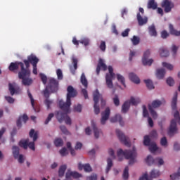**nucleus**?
I'll list each match as a JSON object with an SVG mask.
<instances>
[{
  "instance_id": "4d7b16f0",
  "label": "nucleus",
  "mask_w": 180,
  "mask_h": 180,
  "mask_svg": "<svg viewBox=\"0 0 180 180\" xmlns=\"http://www.w3.org/2000/svg\"><path fill=\"white\" fill-rule=\"evenodd\" d=\"M74 110H75V112H78L79 113H80V112L82 111V105H81V104H78L77 105H75Z\"/></svg>"
},
{
  "instance_id": "774afa93",
  "label": "nucleus",
  "mask_w": 180,
  "mask_h": 180,
  "mask_svg": "<svg viewBox=\"0 0 180 180\" xmlns=\"http://www.w3.org/2000/svg\"><path fill=\"white\" fill-rule=\"evenodd\" d=\"M139 180H150V178L148 177V174H145L143 176L140 177Z\"/></svg>"
},
{
  "instance_id": "aec40b11",
  "label": "nucleus",
  "mask_w": 180,
  "mask_h": 180,
  "mask_svg": "<svg viewBox=\"0 0 180 180\" xmlns=\"http://www.w3.org/2000/svg\"><path fill=\"white\" fill-rule=\"evenodd\" d=\"M91 127L93 128V131L94 133V137L96 139H99V134L102 133V131L101 129H98V127H96V124L94 121H91Z\"/></svg>"
},
{
  "instance_id": "b1692460",
  "label": "nucleus",
  "mask_w": 180,
  "mask_h": 180,
  "mask_svg": "<svg viewBox=\"0 0 180 180\" xmlns=\"http://www.w3.org/2000/svg\"><path fill=\"white\" fill-rule=\"evenodd\" d=\"M156 77L158 79H162L165 77V69H158L156 70Z\"/></svg>"
},
{
  "instance_id": "9b49d317",
  "label": "nucleus",
  "mask_w": 180,
  "mask_h": 180,
  "mask_svg": "<svg viewBox=\"0 0 180 180\" xmlns=\"http://www.w3.org/2000/svg\"><path fill=\"white\" fill-rule=\"evenodd\" d=\"M161 6L164 8L165 13H169V12L172 11L174 5V3L169 1V0H165L162 1Z\"/></svg>"
},
{
  "instance_id": "6ab92c4d",
  "label": "nucleus",
  "mask_w": 180,
  "mask_h": 180,
  "mask_svg": "<svg viewBox=\"0 0 180 180\" xmlns=\"http://www.w3.org/2000/svg\"><path fill=\"white\" fill-rule=\"evenodd\" d=\"M137 20H138L139 26H143V25H146V23H147V22H148V18L147 17H144L143 18V17L141 16L140 13H137Z\"/></svg>"
},
{
  "instance_id": "49530a36",
  "label": "nucleus",
  "mask_w": 180,
  "mask_h": 180,
  "mask_svg": "<svg viewBox=\"0 0 180 180\" xmlns=\"http://www.w3.org/2000/svg\"><path fill=\"white\" fill-rule=\"evenodd\" d=\"M160 146L162 147H167L168 146V141L167 140V137H162L160 139Z\"/></svg>"
},
{
  "instance_id": "0eeeda50",
  "label": "nucleus",
  "mask_w": 180,
  "mask_h": 180,
  "mask_svg": "<svg viewBox=\"0 0 180 180\" xmlns=\"http://www.w3.org/2000/svg\"><path fill=\"white\" fill-rule=\"evenodd\" d=\"M23 63L25 65V70H29L30 68V64L32 65H37V63H39V58H37L35 55L31 54L29 56H27V60H24Z\"/></svg>"
},
{
  "instance_id": "09e8293b",
  "label": "nucleus",
  "mask_w": 180,
  "mask_h": 180,
  "mask_svg": "<svg viewBox=\"0 0 180 180\" xmlns=\"http://www.w3.org/2000/svg\"><path fill=\"white\" fill-rule=\"evenodd\" d=\"M41 80L42 81L44 85H46V84H47V76H46V75L43 74V73H40L39 74Z\"/></svg>"
},
{
  "instance_id": "f8f14e48",
  "label": "nucleus",
  "mask_w": 180,
  "mask_h": 180,
  "mask_svg": "<svg viewBox=\"0 0 180 180\" xmlns=\"http://www.w3.org/2000/svg\"><path fill=\"white\" fill-rule=\"evenodd\" d=\"M150 50H146L144 53H143V57L142 58V63L143 64V65H149L150 66L151 64H153V63L154 62V60L153 59H149L148 60V57H150Z\"/></svg>"
},
{
  "instance_id": "6e6552de",
  "label": "nucleus",
  "mask_w": 180,
  "mask_h": 180,
  "mask_svg": "<svg viewBox=\"0 0 180 180\" xmlns=\"http://www.w3.org/2000/svg\"><path fill=\"white\" fill-rule=\"evenodd\" d=\"M116 134L121 143L124 144V146H126L127 147H130V146L131 145L130 143V140L127 136H124V134H123V132H122V131H120V129H117Z\"/></svg>"
},
{
  "instance_id": "e2e57ef3",
  "label": "nucleus",
  "mask_w": 180,
  "mask_h": 180,
  "mask_svg": "<svg viewBox=\"0 0 180 180\" xmlns=\"http://www.w3.org/2000/svg\"><path fill=\"white\" fill-rule=\"evenodd\" d=\"M167 85H169V86H172V85H174V79H172V77L167 78Z\"/></svg>"
},
{
  "instance_id": "72a5a7b5",
  "label": "nucleus",
  "mask_w": 180,
  "mask_h": 180,
  "mask_svg": "<svg viewBox=\"0 0 180 180\" xmlns=\"http://www.w3.org/2000/svg\"><path fill=\"white\" fill-rule=\"evenodd\" d=\"M149 34L150 36H154L155 37L157 36V30H155V26L152 25L148 27Z\"/></svg>"
},
{
  "instance_id": "69168bd1",
  "label": "nucleus",
  "mask_w": 180,
  "mask_h": 180,
  "mask_svg": "<svg viewBox=\"0 0 180 180\" xmlns=\"http://www.w3.org/2000/svg\"><path fill=\"white\" fill-rule=\"evenodd\" d=\"M169 36V34L166 30H164L161 32V37L162 39H167Z\"/></svg>"
},
{
  "instance_id": "473e14b6",
  "label": "nucleus",
  "mask_w": 180,
  "mask_h": 180,
  "mask_svg": "<svg viewBox=\"0 0 180 180\" xmlns=\"http://www.w3.org/2000/svg\"><path fill=\"white\" fill-rule=\"evenodd\" d=\"M159 53L162 57H168V56H169V51H168V49L165 48H160Z\"/></svg>"
},
{
  "instance_id": "bb28decb",
  "label": "nucleus",
  "mask_w": 180,
  "mask_h": 180,
  "mask_svg": "<svg viewBox=\"0 0 180 180\" xmlns=\"http://www.w3.org/2000/svg\"><path fill=\"white\" fill-rule=\"evenodd\" d=\"M160 175V171L158 170H155V169H153L150 173V176L149 179L150 180H153V178H158V176Z\"/></svg>"
},
{
  "instance_id": "de8ad7c7",
  "label": "nucleus",
  "mask_w": 180,
  "mask_h": 180,
  "mask_svg": "<svg viewBox=\"0 0 180 180\" xmlns=\"http://www.w3.org/2000/svg\"><path fill=\"white\" fill-rule=\"evenodd\" d=\"M99 49L103 53H105V51H106V42H105V41H101V44H100V46H99Z\"/></svg>"
},
{
  "instance_id": "412c9836",
  "label": "nucleus",
  "mask_w": 180,
  "mask_h": 180,
  "mask_svg": "<svg viewBox=\"0 0 180 180\" xmlns=\"http://www.w3.org/2000/svg\"><path fill=\"white\" fill-rule=\"evenodd\" d=\"M178 102V93L175 92L172 101V110H176V103Z\"/></svg>"
},
{
  "instance_id": "37998d69",
  "label": "nucleus",
  "mask_w": 180,
  "mask_h": 180,
  "mask_svg": "<svg viewBox=\"0 0 180 180\" xmlns=\"http://www.w3.org/2000/svg\"><path fill=\"white\" fill-rule=\"evenodd\" d=\"M162 64V67L167 68V70H169V71H172L174 70V65H171L170 63L163 62Z\"/></svg>"
},
{
  "instance_id": "f257e3e1",
  "label": "nucleus",
  "mask_w": 180,
  "mask_h": 180,
  "mask_svg": "<svg viewBox=\"0 0 180 180\" xmlns=\"http://www.w3.org/2000/svg\"><path fill=\"white\" fill-rule=\"evenodd\" d=\"M68 94L66 102L60 100L59 101V107L63 111H58L56 114V118L59 123H63V122H65L66 124H69L70 126L72 122L71 118L68 116V113L71 112L70 110V107L71 106V98H75L77 95V90L72 87V86H68L67 88Z\"/></svg>"
},
{
  "instance_id": "423d86ee",
  "label": "nucleus",
  "mask_w": 180,
  "mask_h": 180,
  "mask_svg": "<svg viewBox=\"0 0 180 180\" xmlns=\"http://www.w3.org/2000/svg\"><path fill=\"white\" fill-rule=\"evenodd\" d=\"M109 73L105 75V84L109 89L113 88V79H115V74L113 72V68L112 66H108Z\"/></svg>"
},
{
  "instance_id": "7c9ffc66",
  "label": "nucleus",
  "mask_w": 180,
  "mask_h": 180,
  "mask_svg": "<svg viewBox=\"0 0 180 180\" xmlns=\"http://www.w3.org/2000/svg\"><path fill=\"white\" fill-rule=\"evenodd\" d=\"M19 147L13 146L12 148L13 151V155L15 160H18L19 158Z\"/></svg>"
},
{
  "instance_id": "4468645a",
  "label": "nucleus",
  "mask_w": 180,
  "mask_h": 180,
  "mask_svg": "<svg viewBox=\"0 0 180 180\" xmlns=\"http://www.w3.org/2000/svg\"><path fill=\"white\" fill-rule=\"evenodd\" d=\"M101 68L103 70V71H106L108 70V66L106 65V64H105L102 58L99 59L98 63L97 65V68H96L97 75H99V73L101 72Z\"/></svg>"
},
{
  "instance_id": "c9c22d12",
  "label": "nucleus",
  "mask_w": 180,
  "mask_h": 180,
  "mask_svg": "<svg viewBox=\"0 0 180 180\" xmlns=\"http://www.w3.org/2000/svg\"><path fill=\"white\" fill-rule=\"evenodd\" d=\"M67 169V165H63L60 167L59 170H58V174L59 176H64V174H65V171Z\"/></svg>"
},
{
  "instance_id": "c85d7f7f",
  "label": "nucleus",
  "mask_w": 180,
  "mask_h": 180,
  "mask_svg": "<svg viewBox=\"0 0 180 180\" xmlns=\"http://www.w3.org/2000/svg\"><path fill=\"white\" fill-rule=\"evenodd\" d=\"M80 82L84 86V88H88V80L85 77V73H82L80 77Z\"/></svg>"
},
{
  "instance_id": "79ce46f5",
  "label": "nucleus",
  "mask_w": 180,
  "mask_h": 180,
  "mask_svg": "<svg viewBox=\"0 0 180 180\" xmlns=\"http://www.w3.org/2000/svg\"><path fill=\"white\" fill-rule=\"evenodd\" d=\"M149 112L153 119H157L158 117V115L157 114V112L154 110V108H152L151 106H149Z\"/></svg>"
},
{
  "instance_id": "4c0bfd02",
  "label": "nucleus",
  "mask_w": 180,
  "mask_h": 180,
  "mask_svg": "<svg viewBox=\"0 0 180 180\" xmlns=\"http://www.w3.org/2000/svg\"><path fill=\"white\" fill-rule=\"evenodd\" d=\"M145 84H146V86L148 89H154V84H153V81L151 79H148L144 80Z\"/></svg>"
},
{
  "instance_id": "a18cd8bd",
  "label": "nucleus",
  "mask_w": 180,
  "mask_h": 180,
  "mask_svg": "<svg viewBox=\"0 0 180 180\" xmlns=\"http://www.w3.org/2000/svg\"><path fill=\"white\" fill-rule=\"evenodd\" d=\"M131 40L134 46H137V44L140 43V38L136 35L133 36V38L131 39Z\"/></svg>"
},
{
  "instance_id": "a878e982",
  "label": "nucleus",
  "mask_w": 180,
  "mask_h": 180,
  "mask_svg": "<svg viewBox=\"0 0 180 180\" xmlns=\"http://www.w3.org/2000/svg\"><path fill=\"white\" fill-rule=\"evenodd\" d=\"M130 109V103L129 101H125L122 106V113H127L129 110Z\"/></svg>"
},
{
  "instance_id": "0e129e2a",
  "label": "nucleus",
  "mask_w": 180,
  "mask_h": 180,
  "mask_svg": "<svg viewBox=\"0 0 180 180\" xmlns=\"http://www.w3.org/2000/svg\"><path fill=\"white\" fill-rule=\"evenodd\" d=\"M72 178H81L82 176V174L77 172H72Z\"/></svg>"
},
{
  "instance_id": "5fc2aeb1",
  "label": "nucleus",
  "mask_w": 180,
  "mask_h": 180,
  "mask_svg": "<svg viewBox=\"0 0 180 180\" xmlns=\"http://www.w3.org/2000/svg\"><path fill=\"white\" fill-rule=\"evenodd\" d=\"M56 74H57L58 79H63V71H61V69H58L56 70Z\"/></svg>"
},
{
  "instance_id": "5701e85b",
  "label": "nucleus",
  "mask_w": 180,
  "mask_h": 180,
  "mask_svg": "<svg viewBox=\"0 0 180 180\" xmlns=\"http://www.w3.org/2000/svg\"><path fill=\"white\" fill-rule=\"evenodd\" d=\"M162 105V101L160 100H155L152 102L151 104L148 105V108L150 106L152 109H157V108H160Z\"/></svg>"
},
{
  "instance_id": "c756f323",
  "label": "nucleus",
  "mask_w": 180,
  "mask_h": 180,
  "mask_svg": "<svg viewBox=\"0 0 180 180\" xmlns=\"http://www.w3.org/2000/svg\"><path fill=\"white\" fill-rule=\"evenodd\" d=\"M112 167H113V161L110 159V158H108L107 159V167L105 169V172L107 174H109V171H110Z\"/></svg>"
},
{
  "instance_id": "e433bc0d",
  "label": "nucleus",
  "mask_w": 180,
  "mask_h": 180,
  "mask_svg": "<svg viewBox=\"0 0 180 180\" xmlns=\"http://www.w3.org/2000/svg\"><path fill=\"white\" fill-rule=\"evenodd\" d=\"M129 105H133L134 106H137L140 102V98H134V97H131L130 100L128 101Z\"/></svg>"
},
{
  "instance_id": "39448f33",
  "label": "nucleus",
  "mask_w": 180,
  "mask_h": 180,
  "mask_svg": "<svg viewBox=\"0 0 180 180\" xmlns=\"http://www.w3.org/2000/svg\"><path fill=\"white\" fill-rule=\"evenodd\" d=\"M93 97L94 102V113L95 115H99V113H101V108H99L98 103H99V99H101V103H103V98H102V95L99 93L98 89L94 91Z\"/></svg>"
},
{
  "instance_id": "680f3d73",
  "label": "nucleus",
  "mask_w": 180,
  "mask_h": 180,
  "mask_svg": "<svg viewBox=\"0 0 180 180\" xmlns=\"http://www.w3.org/2000/svg\"><path fill=\"white\" fill-rule=\"evenodd\" d=\"M79 43H81L82 44H84V46H89V39H82L81 41H79Z\"/></svg>"
},
{
  "instance_id": "1a4fd4ad",
  "label": "nucleus",
  "mask_w": 180,
  "mask_h": 180,
  "mask_svg": "<svg viewBox=\"0 0 180 180\" xmlns=\"http://www.w3.org/2000/svg\"><path fill=\"white\" fill-rule=\"evenodd\" d=\"M146 162L148 165L151 166L156 162H158V165H164V160L162 158H153V156L151 155H148L147 158L146 159Z\"/></svg>"
},
{
  "instance_id": "393cba45",
  "label": "nucleus",
  "mask_w": 180,
  "mask_h": 180,
  "mask_svg": "<svg viewBox=\"0 0 180 180\" xmlns=\"http://www.w3.org/2000/svg\"><path fill=\"white\" fill-rule=\"evenodd\" d=\"M158 8V5L155 3V0H149L148 2V9H157Z\"/></svg>"
},
{
  "instance_id": "3c124183",
  "label": "nucleus",
  "mask_w": 180,
  "mask_h": 180,
  "mask_svg": "<svg viewBox=\"0 0 180 180\" xmlns=\"http://www.w3.org/2000/svg\"><path fill=\"white\" fill-rule=\"evenodd\" d=\"M114 105H115L116 106H119V105H120V100L119 99V96L115 95V98H112Z\"/></svg>"
},
{
  "instance_id": "8fccbe9b",
  "label": "nucleus",
  "mask_w": 180,
  "mask_h": 180,
  "mask_svg": "<svg viewBox=\"0 0 180 180\" xmlns=\"http://www.w3.org/2000/svg\"><path fill=\"white\" fill-rule=\"evenodd\" d=\"M61 157H65V155H68V150H67V148H63L60 151H59Z\"/></svg>"
},
{
  "instance_id": "6e6d98bb",
  "label": "nucleus",
  "mask_w": 180,
  "mask_h": 180,
  "mask_svg": "<svg viewBox=\"0 0 180 180\" xmlns=\"http://www.w3.org/2000/svg\"><path fill=\"white\" fill-rule=\"evenodd\" d=\"M60 129L63 134H70V132L68 131V129H67V127H65V126L62 125L60 127Z\"/></svg>"
},
{
  "instance_id": "9d476101",
  "label": "nucleus",
  "mask_w": 180,
  "mask_h": 180,
  "mask_svg": "<svg viewBox=\"0 0 180 180\" xmlns=\"http://www.w3.org/2000/svg\"><path fill=\"white\" fill-rule=\"evenodd\" d=\"M30 137L33 139V142H28V147L30 150L34 151V150H36V148L34 147V141L37 140V132H35L34 129H32L30 131Z\"/></svg>"
},
{
  "instance_id": "bf43d9fd",
  "label": "nucleus",
  "mask_w": 180,
  "mask_h": 180,
  "mask_svg": "<svg viewBox=\"0 0 180 180\" xmlns=\"http://www.w3.org/2000/svg\"><path fill=\"white\" fill-rule=\"evenodd\" d=\"M86 180H98V176L96 174H92L86 177Z\"/></svg>"
},
{
  "instance_id": "a19ab883",
  "label": "nucleus",
  "mask_w": 180,
  "mask_h": 180,
  "mask_svg": "<svg viewBox=\"0 0 180 180\" xmlns=\"http://www.w3.org/2000/svg\"><path fill=\"white\" fill-rule=\"evenodd\" d=\"M143 144L146 146H149L151 144V139H150V136L148 135L144 136Z\"/></svg>"
},
{
  "instance_id": "603ef678",
  "label": "nucleus",
  "mask_w": 180,
  "mask_h": 180,
  "mask_svg": "<svg viewBox=\"0 0 180 180\" xmlns=\"http://www.w3.org/2000/svg\"><path fill=\"white\" fill-rule=\"evenodd\" d=\"M150 136L151 139H158V133H157V130L153 129L150 131Z\"/></svg>"
},
{
  "instance_id": "2f4dec72",
  "label": "nucleus",
  "mask_w": 180,
  "mask_h": 180,
  "mask_svg": "<svg viewBox=\"0 0 180 180\" xmlns=\"http://www.w3.org/2000/svg\"><path fill=\"white\" fill-rule=\"evenodd\" d=\"M20 147H22L24 150H27V147L29 146V139L21 140L19 142Z\"/></svg>"
},
{
  "instance_id": "f03ea898",
  "label": "nucleus",
  "mask_w": 180,
  "mask_h": 180,
  "mask_svg": "<svg viewBox=\"0 0 180 180\" xmlns=\"http://www.w3.org/2000/svg\"><path fill=\"white\" fill-rule=\"evenodd\" d=\"M8 70L14 74H18L19 79H22V85L30 86L33 84V79L30 77V69H26L22 62L15 61L10 63Z\"/></svg>"
},
{
  "instance_id": "13d9d810",
  "label": "nucleus",
  "mask_w": 180,
  "mask_h": 180,
  "mask_svg": "<svg viewBox=\"0 0 180 180\" xmlns=\"http://www.w3.org/2000/svg\"><path fill=\"white\" fill-rule=\"evenodd\" d=\"M143 117H148V110H147V107L146 105H143Z\"/></svg>"
},
{
  "instance_id": "20e7f679",
  "label": "nucleus",
  "mask_w": 180,
  "mask_h": 180,
  "mask_svg": "<svg viewBox=\"0 0 180 180\" xmlns=\"http://www.w3.org/2000/svg\"><path fill=\"white\" fill-rule=\"evenodd\" d=\"M58 91V81L54 78H49L48 85L43 91L44 98L49 99L50 98V93L54 94Z\"/></svg>"
},
{
  "instance_id": "c03bdc74",
  "label": "nucleus",
  "mask_w": 180,
  "mask_h": 180,
  "mask_svg": "<svg viewBox=\"0 0 180 180\" xmlns=\"http://www.w3.org/2000/svg\"><path fill=\"white\" fill-rule=\"evenodd\" d=\"M122 176H123V179L124 180L129 179V167L127 166L125 167L124 169Z\"/></svg>"
},
{
  "instance_id": "338daca9",
  "label": "nucleus",
  "mask_w": 180,
  "mask_h": 180,
  "mask_svg": "<svg viewBox=\"0 0 180 180\" xmlns=\"http://www.w3.org/2000/svg\"><path fill=\"white\" fill-rule=\"evenodd\" d=\"M82 94L84 96V99H88V91H86V89H82Z\"/></svg>"
},
{
  "instance_id": "4be33fe9",
  "label": "nucleus",
  "mask_w": 180,
  "mask_h": 180,
  "mask_svg": "<svg viewBox=\"0 0 180 180\" xmlns=\"http://www.w3.org/2000/svg\"><path fill=\"white\" fill-rule=\"evenodd\" d=\"M129 78L134 84L140 83V78H139V77H137V75H136L133 72L129 73Z\"/></svg>"
},
{
  "instance_id": "dca6fc26",
  "label": "nucleus",
  "mask_w": 180,
  "mask_h": 180,
  "mask_svg": "<svg viewBox=\"0 0 180 180\" xmlns=\"http://www.w3.org/2000/svg\"><path fill=\"white\" fill-rule=\"evenodd\" d=\"M111 123H116V122H119L120 126H124V122L123 121V117L120 114L115 115V117L110 118Z\"/></svg>"
},
{
  "instance_id": "f704fd0d",
  "label": "nucleus",
  "mask_w": 180,
  "mask_h": 180,
  "mask_svg": "<svg viewBox=\"0 0 180 180\" xmlns=\"http://www.w3.org/2000/svg\"><path fill=\"white\" fill-rule=\"evenodd\" d=\"M158 150V146H157V143L155 142H151L149 146V150L150 153H155Z\"/></svg>"
},
{
  "instance_id": "ea45409f",
  "label": "nucleus",
  "mask_w": 180,
  "mask_h": 180,
  "mask_svg": "<svg viewBox=\"0 0 180 180\" xmlns=\"http://www.w3.org/2000/svg\"><path fill=\"white\" fill-rule=\"evenodd\" d=\"M54 144L56 147H63V145L64 144V141H63V139L60 138H57L54 141Z\"/></svg>"
},
{
  "instance_id": "ddd939ff",
  "label": "nucleus",
  "mask_w": 180,
  "mask_h": 180,
  "mask_svg": "<svg viewBox=\"0 0 180 180\" xmlns=\"http://www.w3.org/2000/svg\"><path fill=\"white\" fill-rule=\"evenodd\" d=\"M110 116V108H106L105 111L101 112V124H105V123H106V120L109 119Z\"/></svg>"
},
{
  "instance_id": "052dcab7",
  "label": "nucleus",
  "mask_w": 180,
  "mask_h": 180,
  "mask_svg": "<svg viewBox=\"0 0 180 180\" xmlns=\"http://www.w3.org/2000/svg\"><path fill=\"white\" fill-rule=\"evenodd\" d=\"M44 103H45L46 106L47 107V109H50V105H51V103H53V101L49 100V98H46V100L44 101Z\"/></svg>"
},
{
  "instance_id": "a211bd4d",
  "label": "nucleus",
  "mask_w": 180,
  "mask_h": 180,
  "mask_svg": "<svg viewBox=\"0 0 180 180\" xmlns=\"http://www.w3.org/2000/svg\"><path fill=\"white\" fill-rule=\"evenodd\" d=\"M72 63L73 66L70 67V70L71 73L74 75H75V71H77V68H78V59L75 57H72Z\"/></svg>"
},
{
  "instance_id": "2eb2a0df",
  "label": "nucleus",
  "mask_w": 180,
  "mask_h": 180,
  "mask_svg": "<svg viewBox=\"0 0 180 180\" xmlns=\"http://www.w3.org/2000/svg\"><path fill=\"white\" fill-rule=\"evenodd\" d=\"M27 95L31 101V105L34 110V112H40V105H35L34 104V98H33V96L32 95V93H30V91L27 90Z\"/></svg>"
},
{
  "instance_id": "f3484780",
  "label": "nucleus",
  "mask_w": 180,
  "mask_h": 180,
  "mask_svg": "<svg viewBox=\"0 0 180 180\" xmlns=\"http://www.w3.org/2000/svg\"><path fill=\"white\" fill-rule=\"evenodd\" d=\"M78 168L79 171H82L84 169V172H92V167L89 164L82 165V163L78 164Z\"/></svg>"
},
{
  "instance_id": "7ed1b4c3",
  "label": "nucleus",
  "mask_w": 180,
  "mask_h": 180,
  "mask_svg": "<svg viewBox=\"0 0 180 180\" xmlns=\"http://www.w3.org/2000/svg\"><path fill=\"white\" fill-rule=\"evenodd\" d=\"M117 155L119 158V161H122L120 157H124L126 160H129V165H133L136 162V158L137 157V152L136 151V148H133L132 150H125L119 149L117 152Z\"/></svg>"
},
{
  "instance_id": "58836bf2",
  "label": "nucleus",
  "mask_w": 180,
  "mask_h": 180,
  "mask_svg": "<svg viewBox=\"0 0 180 180\" xmlns=\"http://www.w3.org/2000/svg\"><path fill=\"white\" fill-rule=\"evenodd\" d=\"M117 81H119V82H120L122 85H123V86L126 88V82L124 80V77L122 76V75L120 74H117Z\"/></svg>"
},
{
  "instance_id": "864d4df0",
  "label": "nucleus",
  "mask_w": 180,
  "mask_h": 180,
  "mask_svg": "<svg viewBox=\"0 0 180 180\" xmlns=\"http://www.w3.org/2000/svg\"><path fill=\"white\" fill-rule=\"evenodd\" d=\"M53 117H54V114L50 113L48 115V117L46 118V120H45L44 124H49V122L51 120V119H53Z\"/></svg>"
},
{
  "instance_id": "cd10ccee",
  "label": "nucleus",
  "mask_w": 180,
  "mask_h": 180,
  "mask_svg": "<svg viewBox=\"0 0 180 180\" xmlns=\"http://www.w3.org/2000/svg\"><path fill=\"white\" fill-rule=\"evenodd\" d=\"M8 88H9V91L11 96H13L14 94L19 93V88L15 89V87L13 86V84L11 83L8 84Z\"/></svg>"
}]
</instances>
